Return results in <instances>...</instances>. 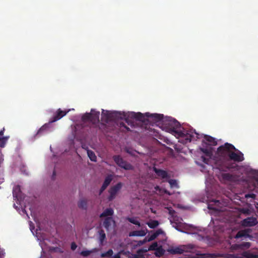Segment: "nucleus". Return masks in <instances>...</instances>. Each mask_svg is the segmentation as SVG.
I'll return each instance as SVG.
<instances>
[{
    "label": "nucleus",
    "instance_id": "27",
    "mask_svg": "<svg viewBox=\"0 0 258 258\" xmlns=\"http://www.w3.org/2000/svg\"><path fill=\"white\" fill-rule=\"evenodd\" d=\"M147 250H144L143 249H138L137 251L136 254H134L133 255V258H140L143 256V253L145 252H146Z\"/></svg>",
    "mask_w": 258,
    "mask_h": 258
},
{
    "label": "nucleus",
    "instance_id": "30",
    "mask_svg": "<svg viewBox=\"0 0 258 258\" xmlns=\"http://www.w3.org/2000/svg\"><path fill=\"white\" fill-rule=\"evenodd\" d=\"M112 180V178L111 176L108 175L105 178V179L103 183V184L104 185L106 186V187H107L110 184Z\"/></svg>",
    "mask_w": 258,
    "mask_h": 258
},
{
    "label": "nucleus",
    "instance_id": "33",
    "mask_svg": "<svg viewBox=\"0 0 258 258\" xmlns=\"http://www.w3.org/2000/svg\"><path fill=\"white\" fill-rule=\"evenodd\" d=\"M158 248V244L156 242H155L150 245L149 250H156Z\"/></svg>",
    "mask_w": 258,
    "mask_h": 258
},
{
    "label": "nucleus",
    "instance_id": "29",
    "mask_svg": "<svg viewBox=\"0 0 258 258\" xmlns=\"http://www.w3.org/2000/svg\"><path fill=\"white\" fill-rule=\"evenodd\" d=\"M244 256L246 258H258V254H255L251 252H245Z\"/></svg>",
    "mask_w": 258,
    "mask_h": 258
},
{
    "label": "nucleus",
    "instance_id": "18",
    "mask_svg": "<svg viewBox=\"0 0 258 258\" xmlns=\"http://www.w3.org/2000/svg\"><path fill=\"white\" fill-rule=\"evenodd\" d=\"M154 170L159 177H160L163 179L168 177V173L166 171L162 169H157L156 168H154Z\"/></svg>",
    "mask_w": 258,
    "mask_h": 258
},
{
    "label": "nucleus",
    "instance_id": "49",
    "mask_svg": "<svg viewBox=\"0 0 258 258\" xmlns=\"http://www.w3.org/2000/svg\"><path fill=\"white\" fill-rule=\"evenodd\" d=\"M4 135V131H0V136H2Z\"/></svg>",
    "mask_w": 258,
    "mask_h": 258
},
{
    "label": "nucleus",
    "instance_id": "46",
    "mask_svg": "<svg viewBox=\"0 0 258 258\" xmlns=\"http://www.w3.org/2000/svg\"><path fill=\"white\" fill-rule=\"evenodd\" d=\"M201 166L202 167V169L201 170L202 172H207L208 171V170L206 169V167L205 165L201 164Z\"/></svg>",
    "mask_w": 258,
    "mask_h": 258
},
{
    "label": "nucleus",
    "instance_id": "23",
    "mask_svg": "<svg viewBox=\"0 0 258 258\" xmlns=\"http://www.w3.org/2000/svg\"><path fill=\"white\" fill-rule=\"evenodd\" d=\"M147 224L150 228L153 229L157 227L159 225V223L157 220H151L147 222Z\"/></svg>",
    "mask_w": 258,
    "mask_h": 258
},
{
    "label": "nucleus",
    "instance_id": "47",
    "mask_svg": "<svg viewBox=\"0 0 258 258\" xmlns=\"http://www.w3.org/2000/svg\"><path fill=\"white\" fill-rule=\"evenodd\" d=\"M227 258H238V257L234 254H230L228 255Z\"/></svg>",
    "mask_w": 258,
    "mask_h": 258
},
{
    "label": "nucleus",
    "instance_id": "39",
    "mask_svg": "<svg viewBox=\"0 0 258 258\" xmlns=\"http://www.w3.org/2000/svg\"><path fill=\"white\" fill-rule=\"evenodd\" d=\"M169 183H170L171 187L175 186L177 185V183L175 180L170 179L169 181Z\"/></svg>",
    "mask_w": 258,
    "mask_h": 258
},
{
    "label": "nucleus",
    "instance_id": "14",
    "mask_svg": "<svg viewBox=\"0 0 258 258\" xmlns=\"http://www.w3.org/2000/svg\"><path fill=\"white\" fill-rule=\"evenodd\" d=\"M221 179L224 181L233 182L236 180V177L231 174L225 173L221 174Z\"/></svg>",
    "mask_w": 258,
    "mask_h": 258
},
{
    "label": "nucleus",
    "instance_id": "5",
    "mask_svg": "<svg viewBox=\"0 0 258 258\" xmlns=\"http://www.w3.org/2000/svg\"><path fill=\"white\" fill-rule=\"evenodd\" d=\"M113 159L115 163L122 168L125 170H132L133 169V166L124 161L120 156L115 155L113 157Z\"/></svg>",
    "mask_w": 258,
    "mask_h": 258
},
{
    "label": "nucleus",
    "instance_id": "6",
    "mask_svg": "<svg viewBox=\"0 0 258 258\" xmlns=\"http://www.w3.org/2000/svg\"><path fill=\"white\" fill-rule=\"evenodd\" d=\"M70 111V109L62 110L60 108L58 109L53 114V116L49 119V123H53L59 120L64 116Z\"/></svg>",
    "mask_w": 258,
    "mask_h": 258
},
{
    "label": "nucleus",
    "instance_id": "35",
    "mask_svg": "<svg viewBox=\"0 0 258 258\" xmlns=\"http://www.w3.org/2000/svg\"><path fill=\"white\" fill-rule=\"evenodd\" d=\"M91 252L90 250H83L81 252L80 254L83 256H88L91 254Z\"/></svg>",
    "mask_w": 258,
    "mask_h": 258
},
{
    "label": "nucleus",
    "instance_id": "24",
    "mask_svg": "<svg viewBox=\"0 0 258 258\" xmlns=\"http://www.w3.org/2000/svg\"><path fill=\"white\" fill-rule=\"evenodd\" d=\"M87 154L92 161H96L97 157L93 151L88 150H87Z\"/></svg>",
    "mask_w": 258,
    "mask_h": 258
},
{
    "label": "nucleus",
    "instance_id": "44",
    "mask_svg": "<svg viewBox=\"0 0 258 258\" xmlns=\"http://www.w3.org/2000/svg\"><path fill=\"white\" fill-rule=\"evenodd\" d=\"M107 188V187L103 184H102V186L101 187L99 191V195H100L103 191Z\"/></svg>",
    "mask_w": 258,
    "mask_h": 258
},
{
    "label": "nucleus",
    "instance_id": "2",
    "mask_svg": "<svg viewBox=\"0 0 258 258\" xmlns=\"http://www.w3.org/2000/svg\"><path fill=\"white\" fill-rule=\"evenodd\" d=\"M125 116V113L123 112L105 111L102 109L101 119L103 121L108 123L110 121L124 119Z\"/></svg>",
    "mask_w": 258,
    "mask_h": 258
},
{
    "label": "nucleus",
    "instance_id": "50",
    "mask_svg": "<svg viewBox=\"0 0 258 258\" xmlns=\"http://www.w3.org/2000/svg\"><path fill=\"white\" fill-rule=\"evenodd\" d=\"M165 193H166V194H168L169 195H170V193L168 191H167L166 190H165Z\"/></svg>",
    "mask_w": 258,
    "mask_h": 258
},
{
    "label": "nucleus",
    "instance_id": "21",
    "mask_svg": "<svg viewBox=\"0 0 258 258\" xmlns=\"http://www.w3.org/2000/svg\"><path fill=\"white\" fill-rule=\"evenodd\" d=\"M113 214V210L111 208H107L105 209L100 215V217H106L111 216Z\"/></svg>",
    "mask_w": 258,
    "mask_h": 258
},
{
    "label": "nucleus",
    "instance_id": "1",
    "mask_svg": "<svg viewBox=\"0 0 258 258\" xmlns=\"http://www.w3.org/2000/svg\"><path fill=\"white\" fill-rule=\"evenodd\" d=\"M217 154L220 159L224 162V165H219L218 167L220 170L223 171H226L232 168L231 166L227 163L228 161H233L240 162L244 159L243 153L236 149L233 145L228 143H226L218 147Z\"/></svg>",
    "mask_w": 258,
    "mask_h": 258
},
{
    "label": "nucleus",
    "instance_id": "20",
    "mask_svg": "<svg viewBox=\"0 0 258 258\" xmlns=\"http://www.w3.org/2000/svg\"><path fill=\"white\" fill-rule=\"evenodd\" d=\"M87 200L85 199H81L78 203V206L80 209L86 210L87 209Z\"/></svg>",
    "mask_w": 258,
    "mask_h": 258
},
{
    "label": "nucleus",
    "instance_id": "8",
    "mask_svg": "<svg viewBox=\"0 0 258 258\" xmlns=\"http://www.w3.org/2000/svg\"><path fill=\"white\" fill-rule=\"evenodd\" d=\"M257 224V219L253 217H247L241 221V225L243 227L254 226Z\"/></svg>",
    "mask_w": 258,
    "mask_h": 258
},
{
    "label": "nucleus",
    "instance_id": "42",
    "mask_svg": "<svg viewBox=\"0 0 258 258\" xmlns=\"http://www.w3.org/2000/svg\"><path fill=\"white\" fill-rule=\"evenodd\" d=\"M242 245L247 248L250 246V243L248 242H244L242 244Z\"/></svg>",
    "mask_w": 258,
    "mask_h": 258
},
{
    "label": "nucleus",
    "instance_id": "3",
    "mask_svg": "<svg viewBox=\"0 0 258 258\" xmlns=\"http://www.w3.org/2000/svg\"><path fill=\"white\" fill-rule=\"evenodd\" d=\"M125 116H126L124 117L125 122L128 124V125H130L131 126H134L135 125L134 121V119L143 122H146L147 121H148L149 118L146 116V113L143 114L141 112L136 113L134 112H131L125 113Z\"/></svg>",
    "mask_w": 258,
    "mask_h": 258
},
{
    "label": "nucleus",
    "instance_id": "40",
    "mask_svg": "<svg viewBox=\"0 0 258 258\" xmlns=\"http://www.w3.org/2000/svg\"><path fill=\"white\" fill-rule=\"evenodd\" d=\"M201 160L205 163V164H208V163L209 162V159L207 158L206 157H204V156H202L201 157Z\"/></svg>",
    "mask_w": 258,
    "mask_h": 258
},
{
    "label": "nucleus",
    "instance_id": "28",
    "mask_svg": "<svg viewBox=\"0 0 258 258\" xmlns=\"http://www.w3.org/2000/svg\"><path fill=\"white\" fill-rule=\"evenodd\" d=\"M99 241L100 243L102 244L103 241L106 238V235L104 231L103 230H101L99 232Z\"/></svg>",
    "mask_w": 258,
    "mask_h": 258
},
{
    "label": "nucleus",
    "instance_id": "36",
    "mask_svg": "<svg viewBox=\"0 0 258 258\" xmlns=\"http://www.w3.org/2000/svg\"><path fill=\"white\" fill-rule=\"evenodd\" d=\"M146 242H147V237H145V238L143 240H139L137 241V244H136V245L140 246L143 245Z\"/></svg>",
    "mask_w": 258,
    "mask_h": 258
},
{
    "label": "nucleus",
    "instance_id": "31",
    "mask_svg": "<svg viewBox=\"0 0 258 258\" xmlns=\"http://www.w3.org/2000/svg\"><path fill=\"white\" fill-rule=\"evenodd\" d=\"M113 250L111 249H110L106 252L102 253L101 254V256L102 257L111 256L113 254Z\"/></svg>",
    "mask_w": 258,
    "mask_h": 258
},
{
    "label": "nucleus",
    "instance_id": "54",
    "mask_svg": "<svg viewBox=\"0 0 258 258\" xmlns=\"http://www.w3.org/2000/svg\"><path fill=\"white\" fill-rule=\"evenodd\" d=\"M207 152V150H205V151H204V152Z\"/></svg>",
    "mask_w": 258,
    "mask_h": 258
},
{
    "label": "nucleus",
    "instance_id": "51",
    "mask_svg": "<svg viewBox=\"0 0 258 258\" xmlns=\"http://www.w3.org/2000/svg\"><path fill=\"white\" fill-rule=\"evenodd\" d=\"M195 134L196 135V138L197 139H199V137H198L199 135L198 134H197L196 132L195 133Z\"/></svg>",
    "mask_w": 258,
    "mask_h": 258
},
{
    "label": "nucleus",
    "instance_id": "41",
    "mask_svg": "<svg viewBox=\"0 0 258 258\" xmlns=\"http://www.w3.org/2000/svg\"><path fill=\"white\" fill-rule=\"evenodd\" d=\"M77 247V245L75 242H72L71 245V248L72 250H75L76 249Z\"/></svg>",
    "mask_w": 258,
    "mask_h": 258
},
{
    "label": "nucleus",
    "instance_id": "10",
    "mask_svg": "<svg viewBox=\"0 0 258 258\" xmlns=\"http://www.w3.org/2000/svg\"><path fill=\"white\" fill-rule=\"evenodd\" d=\"M90 113L91 114V122L93 124L98 123L99 121L100 112L91 109Z\"/></svg>",
    "mask_w": 258,
    "mask_h": 258
},
{
    "label": "nucleus",
    "instance_id": "53",
    "mask_svg": "<svg viewBox=\"0 0 258 258\" xmlns=\"http://www.w3.org/2000/svg\"><path fill=\"white\" fill-rule=\"evenodd\" d=\"M207 152V150H205V151H204V152Z\"/></svg>",
    "mask_w": 258,
    "mask_h": 258
},
{
    "label": "nucleus",
    "instance_id": "7",
    "mask_svg": "<svg viewBox=\"0 0 258 258\" xmlns=\"http://www.w3.org/2000/svg\"><path fill=\"white\" fill-rule=\"evenodd\" d=\"M122 186V183L118 182L115 185L112 186L110 187L108 191L109 193V196L108 198V200L109 201H112L113 199H115L116 194L121 189Z\"/></svg>",
    "mask_w": 258,
    "mask_h": 258
},
{
    "label": "nucleus",
    "instance_id": "32",
    "mask_svg": "<svg viewBox=\"0 0 258 258\" xmlns=\"http://www.w3.org/2000/svg\"><path fill=\"white\" fill-rule=\"evenodd\" d=\"M164 253V250L162 247H158L155 252L156 255L158 256H162Z\"/></svg>",
    "mask_w": 258,
    "mask_h": 258
},
{
    "label": "nucleus",
    "instance_id": "25",
    "mask_svg": "<svg viewBox=\"0 0 258 258\" xmlns=\"http://www.w3.org/2000/svg\"><path fill=\"white\" fill-rule=\"evenodd\" d=\"M82 120L84 122H91V114L90 113H86L82 116Z\"/></svg>",
    "mask_w": 258,
    "mask_h": 258
},
{
    "label": "nucleus",
    "instance_id": "43",
    "mask_svg": "<svg viewBox=\"0 0 258 258\" xmlns=\"http://www.w3.org/2000/svg\"><path fill=\"white\" fill-rule=\"evenodd\" d=\"M107 188V187L103 184H102V186L101 187L99 191V195H100L103 191Z\"/></svg>",
    "mask_w": 258,
    "mask_h": 258
},
{
    "label": "nucleus",
    "instance_id": "12",
    "mask_svg": "<svg viewBox=\"0 0 258 258\" xmlns=\"http://www.w3.org/2000/svg\"><path fill=\"white\" fill-rule=\"evenodd\" d=\"M168 251L172 254H182L185 251L184 247L182 246L172 247L168 249Z\"/></svg>",
    "mask_w": 258,
    "mask_h": 258
},
{
    "label": "nucleus",
    "instance_id": "26",
    "mask_svg": "<svg viewBox=\"0 0 258 258\" xmlns=\"http://www.w3.org/2000/svg\"><path fill=\"white\" fill-rule=\"evenodd\" d=\"M112 221V218L110 217L106 218L103 222V226L106 228L108 229L111 226V223Z\"/></svg>",
    "mask_w": 258,
    "mask_h": 258
},
{
    "label": "nucleus",
    "instance_id": "11",
    "mask_svg": "<svg viewBox=\"0 0 258 258\" xmlns=\"http://www.w3.org/2000/svg\"><path fill=\"white\" fill-rule=\"evenodd\" d=\"M146 116L152 119L155 122H159L163 119V115L162 114L146 113Z\"/></svg>",
    "mask_w": 258,
    "mask_h": 258
},
{
    "label": "nucleus",
    "instance_id": "52",
    "mask_svg": "<svg viewBox=\"0 0 258 258\" xmlns=\"http://www.w3.org/2000/svg\"><path fill=\"white\" fill-rule=\"evenodd\" d=\"M55 171H53V176H55Z\"/></svg>",
    "mask_w": 258,
    "mask_h": 258
},
{
    "label": "nucleus",
    "instance_id": "19",
    "mask_svg": "<svg viewBox=\"0 0 258 258\" xmlns=\"http://www.w3.org/2000/svg\"><path fill=\"white\" fill-rule=\"evenodd\" d=\"M204 139L207 142V144L210 146H216L217 144L215 139L211 136L205 135Z\"/></svg>",
    "mask_w": 258,
    "mask_h": 258
},
{
    "label": "nucleus",
    "instance_id": "22",
    "mask_svg": "<svg viewBox=\"0 0 258 258\" xmlns=\"http://www.w3.org/2000/svg\"><path fill=\"white\" fill-rule=\"evenodd\" d=\"M126 220L130 222V223L136 225H137L139 227L141 226L140 222L137 220V218L136 217H127L126 218Z\"/></svg>",
    "mask_w": 258,
    "mask_h": 258
},
{
    "label": "nucleus",
    "instance_id": "16",
    "mask_svg": "<svg viewBox=\"0 0 258 258\" xmlns=\"http://www.w3.org/2000/svg\"><path fill=\"white\" fill-rule=\"evenodd\" d=\"M170 221L173 224V226L175 227L176 229L178 230V227L182 223V219L176 215L175 216H173L172 220H170Z\"/></svg>",
    "mask_w": 258,
    "mask_h": 258
},
{
    "label": "nucleus",
    "instance_id": "15",
    "mask_svg": "<svg viewBox=\"0 0 258 258\" xmlns=\"http://www.w3.org/2000/svg\"><path fill=\"white\" fill-rule=\"evenodd\" d=\"M147 229L141 230H135L129 233V236H144L146 235Z\"/></svg>",
    "mask_w": 258,
    "mask_h": 258
},
{
    "label": "nucleus",
    "instance_id": "38",
    "mask_svg": "<svg viewBox=\"0 0 258 258\" xmlns=\"http://www.w3.org/2000/svg\"><path fill=\"white\" fill-rule=\"evenodd\" d=\"M119 126L120 127H123L125 128L127 132L130 131V129L128 127H127L126 125H125V123L124 122H120L119 123Z\"/></svg>",
    "mask_w": 258,
    "mask_h": 258
},
{
    "label": "nucleus",
    "instance_id": "9",
    "mask_svg": "<svg viewBox=\"0 0 258 258\" xmlns=\"http://www.w3.org/2000/svg\"><path fill=\"white\" fill-rule=\"evenodd\" d=\"M252 230L249 228H246L243 230H239L236 234L235 238L238 239L240 238H252V236L250 235Z\"/></svg>",
    "mask_w": 258,
    "mask_h": 258
},
{
    "label": "nucleus",
    "instance_id": "37",
    "mask_svg": "<svg viewBox=\"0 0 258 258\" xmlns=\"http://www.w3.org/2000/svg\"><path fill=\"white\" fill-rule=\"evenodd\" d=\"M187 134V138H186V139L187 140H189V141L190 142L191 140H196L195 139V137H194V135L192 134H189V133H186Z\"/></svg>",
    "mask_w": 258,
    "mask_h": 258
},
{
    "label": "nucleus",
    "instance_id": "17",
    "mask_svg": "<svg viewBox=\"0 0 258 258\" xmlns=\"http://www.w3.org/2000/svg\"><path fill=\"white\" fill-rule=\"evenodd\" d=\"M163 233V231L162 229H159L156 230V232H154L153 234L151 235H149L147 237V241L149 242L154 240L155 238L157 237L160 234H161Z\"/></svg>",
    "mask_w": 258,
    "mask_h": 258
},
{
    "label": "nucleus",
    "instance_id": "34",
    "mask_svg": "<svg viewBox=\"0 0 258 258\" xmlns=\"http://www.w3.org/2000/svg\"><path fill=\"white\" fill-rule=\"evenodd\" d=\"M7 141V138L5 137H0V147H4Z\"/></svg>",
    "mask_w": 258,
    "mask_h": 258
},
{
    "label": "nucleus",
    "instance_id": "48",
    "mask_svg": "<svg viewBox=\"0 0 258 258\" xmlns=\"http://www.w3.org/2000/svg\"><path fill=\"white\" fill-rule=\"evenodd\" d=\"M245 197L246 198H248V197L254 198L255 197V195L254 194H248V195H246Z\"/></svg>",
    "mask_w": 258,
    "mask_h": 258
},
{
    "label": "nucleus",
    "instance_id": "45",
    "mask_svg": "<svg viewBox=\"0 0 258 258\" xmlns=\"http://www.w3.org/2000/svg\"><path fill=\"white\" fill-rule=\"evenodd\" d=\"M169 214L171 215L172 217L173 218V216H176L175 215L176 212L174 210H169Z\"/></svg>",
    "mask_w": 258,
    "mask_h": 258
},
{
    "label": "nucleus",
    "instance_id": "13",
    "mask_svg": "<svg viewBox=\"0 0 258 258\" xmlns=\"http://www.w3.org/2000/svg\"><path fill=\"white\" fill-rule=\"evenodd\" d=\"M48 124H45L42 125L37 132L36 134L34 136V138L36 139L44 135L48 130Z\"/></svg>",
    "mask_w": 258,
    "mask_h": 258
},
{
    "label": "nucleus",
    "instance_id": "4",
    "mask_svg": "<svg viewBox=\"0 0 258 258\" xmlns=\"http://www.w3.org/2000/svg\"><path fill=\"white\" fill-rule=\"evenodd\" d=\"M164 125L170 129L172 132L178 134L180 137H184L185 135L184 132L178 130L180 127L179 122L176 119L171 117H168L163 120Z\"/></svg>",
    "mask_w": 258,
    "mask_h": 258
}]
</instances>
